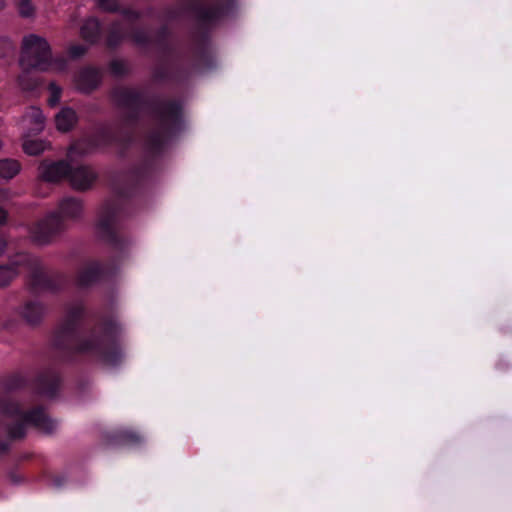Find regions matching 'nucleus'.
I'll list each match as a JSON object with an SVG mask.
<instances>
[{"label":"nucleus","mask_w":512,"mask_h":512,"mask_svg":"<svg viewBox=\"0 0 512 512\" xmlns=\"http://www.w3.org/2000/svg\"><path fill=\"white\" fill-rule=\"evenodd\" d=\"M78 121L76 112L69 107L62 108L55 116V125L58 131L71 130Z\"/></svg>","instance_id":"ddd939ff"},{"label":"nucleus","mask_w":512,"mask_h":512,"mask_svg":"<svg viewBox=\"0 0 512 512\" xmlns=\"http://www.w3.org/2000/svg\"><path fill=\"white\" fill-rule=\"evenodd\" d=\"M52 54L47 40L36 34L23 37L20 63L24 68L47 70L51 66Z\"/></svg>","instance_id":"f03ea898"},{"label":"nucleus","mask_w":512,"mask_h":512,"mask_svg":"<svg viewBox=\"0 0 512 512\" xmlns=\"http://www.w3.org/2000/svg\"><path fill=\"white\" fill-rule=\"evenodd\" d=\"M9 266L15 268L16 271L21 267L27 268L33 275L35 284H38L37 278L42 274L41 262L38 258L25 253H18L14 256Z\"/></svg>","instance_id":"9b49d317"},{"label":"nucleus","mask_w":512,"mask_h":512,"mask_svg":"<svg viewBox=\"0 0 512 512\" xmlns=\"http://www.w3.org/2000/svg\"><path fill=\"white\" fill-rule=\"evenodd\" d=\"M50 97L48 99V103L51 106L56 105L60 101L61 97V88L57 86L55 83H51L49 85Z\"/></svg>","instance_id":"b1692460"},{"label":"nucleus","mask_w":512,"mask_h":512,"mask_svg":"<svg viewBox=\"0 0 512 512\" xmlns=\"http://www.w3.org/2000/svg\"><path fill=\"white\" fill-rule=\"evenodd\" d=\"M124 15H125V18L130 21L138 18V14L134 11H125Z\"/></svg>","instance_id":"c756f323"},{"label":"nucleus","mask_w":512,"mask_h":512,"mask_svg":"<svg viewBox=\"0 0 512 512\" xmlns=\"http://www.w3.org/2000/svg\"><path fill=\"white\" fill-rule=\"evenodd\" d=\"M87 48L84 45H72L69 48V54L74 57H80L86 53Z\"/></svg>","instance_id":"a878e982"},{"label":"nucleus","mask_w":512,"mask_h":512,"mask_svg":"<svg viewBox=\"0 0 512 512\" xmlns=\"http://www.w3.org/2000/svg\"><path fill=\"white\" fill-rule=\"evenodd\" d=\"M48 148V144L43 140H25L23 143L24 151L29 155H38Z\"/></svg>","instance_id":"6ab92c4d"},{"label":"nucleus","mask_w":512,"mask_h":512,"mask_svg":"<svg viewBox=\"0 0 512 512\" xmlns=\"http://www.w3.org/2000/svg\"><path fill=\"white\" fill-rule=\"evenodd\" d=\"M81 313H82V308L80 306H78L69 312V316L72 318H75V317L81 315Z\"/></svg>","instance_id":"7c9ffc66"},{"label":"nucleus","mask_w":512,"mask_h":512,"mask_svg":"<svg viewBox=\"0 0 512 512\" xmlns=\"http://www.w3.org/2000/svg\"><path fill=\"white\" fill-rule=\"evenodd\" d=\"M18 314L30 325L38 324L46 314L45 306L36 300L24 302L18 307Z\"/></svg>","instance_id":"1a4fd4ad"},{"label":"nucleus","mask_w":512,"mask_h":512,"mask_svg":"<svg viewBox=\"0 0 512 512\" xmlns=\"http://www.w3.org/2000/svg\"><path fill=\"white\" fill-rule=\"evenodd\" d=\"M8 213L6 208L0 207V225H3L7 222Z\"/></svg>","instance_id":"c85d7f7f"},{"label":"nucleus","mask_w":512,"mask_h":512,"mask_svg":"<svg viewBox=\"0 0 512 512\" xmlns=\"http://www.w3.org/2000/svg\"><path fill=\"white\" fill-rule=\"evenodd\" d=\"M122 356V352L118 348L103 354L104 361L109 365H116L121 362Z\"/></svg>","instance_id":"4be33fe9"},{"label":"nucleus","mask_w":512,"mask_h":512,"mask_svg":"<svg viewBox=\"0 0 512 512\" xmlns=\"http://www.w3.org/2000/svg\"><path fill=\"white\" fill-rule=\"evenodd\" d=\"M70 165L68 162L43 160L38 167V178L49 183H57L68 178Z\"/></svg>","instance_id":"39448f33"},{"label":"nucleus","mask_w":512,"mask_h":512,"mask_svg":"<svg viewBox=\"0 0 512 512\" xmlns=\"http://www.w3.org/2000/svg\"><path fill=\"white\" fill-rule=\"evenodd\" d=\"M134 41L138 44H145L148 39H149V36L147 35V33L145 31H140V30H137L133 33L132 35Z\"/></svg>","instance_id":"cd10ccee"},{"label":"nucleus","mask_w":512,"mask_h":512,"mask_svg":"<svg viewBox=\"0 0 512 512\" xmlns=\"http://www.w3.org/2000/svg\"><path fill=\"white\" fill-rule=\"evenodd\" d=\"M115 100L124 106H134L139 101V94L132 88H118L114 92Z\"/></svg>","instance_id":"2eb2a0df"},{"label":"nucleus","mask_w":512,"mask_h":512,"mask_svg":"<svg viewBox=\"0 0 512 512\" xmlns=\"http://www.w3.org/2000/svg\"><path fill=\"white\" fill-rule=\"evenodd\" d=\"M83 205L80 199L74 197H66L60 200L58 210L55 212L64 221L76 220L81 217Z\"/></svg>","instance_id":"9d476101"},{"label":"nucleus","mask_w":512,"mask_h":512,"mask_svg":"<svg viewBox=\"0 0 512 512\" xmlns=\"http://www.w3.org/2000/svg\"><path fill=\"white\" fill-rule=\"evenodd\" d=\"M16 270L12 266H0V287L7 285L15 277Z\"/></svg>","instance_id":"412c9836"},{"label":"nucleus","mask_w":512,"mask_h":512,"mask_svg":"<svg viewBox=\"0 0 512 512\" xmlns=\"http://www.w3.org/2000/svg\"><path fill=\"white\" fill-rule=\"evenodd\" d=\"M164 126H165V128H164V129H165V130H167V129H168V124H167V123H164Z\"/></svg>","instance_id":"4c0bfd02"},{"label":"nucleus","mask_w":512,"mask_h":512,"mask_svg":"<svg viewBox=\"0 0 512 512\" xmlns=\"http://www.w3.org/2000/svg\"><path fill=\"white\" fill-rule=\"evenodd\" d=\"M99 8L104 11H115L117 9V0H98L97 1Z\"/></svg>","instance_id":"393cba45"},{"label":"nucleus","mask_w":512,"mask_h":512,"mask_svg":"<svg viewBox=\"0 0 512 512\" xmlns=\"http://www.w3.org/2000/svg\"><path fill=\"white\" fill-rule=\"evenodd\" d=\"M101 81V74L95 68H83L75 76L74 82L78 90L90 92L94 90Z\"/></svg>","instance_id":"6e6552de"},{"label":"nucleus","mask_w":512,"mask_h":512,"mask_svg":"<svg viewBox=\"0 0 512 512\" xmlns=\"http://www.w3.org/2000/svg\"><path fill=\"white\" fill-rule=\"evenodd\" d=\"M23 125L31 133L41 132L45 126V117L42 111L37 107H30L23 116Z\"/></svg>","instance_id":"f8f14e48"},{"label":"nucleus","mask_w":512,"mask_h":512,"mask_svg":"<svg viewBox=\"0 0 512 512\" xmlns=\"http://www.w3.org/2000/svg\"><path fill=\"white\" fill-rule=\"evenodd\" d=\"M126 29L119 23L113 24L111 27L107 42L109 46H116L125 35Z\"/></svg>","instance_id":"aec40b11"},{"label":"nucleus","mask_w":512,"mask_h":512,"mask_svg":"<svg viewBox=\"0 0 512 512\" xmlns=\"http://www.w3.org/2000/svg\"><path fill=\"white\" fill-rule=\"evenodd\" d=\"M21 166L14 159L0 160V179L10 180L20 172Z\"/></svg>","instance_id":"f3484780"},{"label":"nucleus","mask_w":512,"mask_h":512,"mask_svg":"<svg viewBox=\"0 0 512 512\" xmlns=\"http://www.w3.org/2000/svg\"><path fill=\"white\" fill-rule=\"evenodd\" d=\"M80 33L84 40L91 43L95 42L100 33V24L98 20L96 18L87 19L81 26Z\"/></svg>","instance_id":"dca6fc26"},{"label":"nucleus","mask_w":512,"mask_h":512,"mask_svg":"<svg viewBox=\"0 0 512 512\" xmlns=\"http://www.w3.org/2000/svg\"><path fill=\"white\" fill-rule=\"evenodd\" d=\"M19 85H20V86H21V88H22V89H24V90H28V89H30V86H29L28 84H25V83H24V77H23V76L19 77Z\"/></svg>","instance_id":"473e14b6"},{"label":"nucleus","mask_w":512,"mask_h":512,"mask_svg":"<svg viewBox=\"0 0 512 512\" xmlns=\"http://www.w3.org/2000/svg\"><path fill=\"white\" fill-rule=\"evenodd\" d=\"M118 209L114 204L106 203L102 206L98 217V231L103 237H111L118 220Z\"/></svg>","instance_id":"0eeeda50"},{"label":"nucleus","mask_w":512,"mask_h":512,"mask_svg":"<svg viewBox=\"0 0 512 512\" xmlns=\"http://www.w3.org/2000/svg\"><path fill=\"white\" fill-rule=\"evenodd\" d=\"M3 43L5 44L8 50L13 48L12 43L9 40H4Z\"/></svg>","instance_id":"72a5a7b5"},{"label":"nucleus","mask_w":512,"mask_h":512,"mask_svg":"<svg viewBox=\"0 0 512 512\" xmlns=\"http://www.w3.org/2000/svg\"><path fill=\"white\" fill-rule=\"evenodd\" d=\"M6 245V240L0 235V254L5 251Z\"/></svg>","instance_id":"2f4dec72"},{"label":"nucleus","mask_w":512,"mask_h":512,"mask_svg":"<svg viewBox=\"0 0 512 512\" xmlns=\"http://www.w3.org/2000/svg\"><path fill=\"white\" fill-rule=\"evenodd\" d=\"M0 413L16 420V423L8 429V434L12 438L23 437L29 425L43 433H51L56 427L55 422L42 408L37 407L26 411L23 404L11 394L0 396Z\"/></svg>","instance_id":"f257e3e1"},{"label":"nucleus","mask_w":512,"mask_h":512,"mask_svg":"<svg viewBox=\"0 0 512 512\" xmlns=\"http://www.w3.org/2000/svg\"><path fill=\"white\" fill-rule=\"evenodd\" d=\"M110 70L114 75L120 76L128 71V64L123 60H113L110 63Z\"/></svg>","instance_id":"5701e85b"},{"label":"nucleus","mask_w":512,"mask_h":512,"mask_svg":"<svg viewBox=\"0 0 512 512\" xmlns=\"http://www.w3.org/2000/svg\"><path fill=\"white\" fill-rule=\"evenodd\" d=\"M18 15L23 19L34 20L37 17V6L33 0H13Z\"/></svg>","instance_id":"4468645a"},{"label":"nucleus","mask_w":512,"mask_h":512,"mask_svg":"<svg viewBox=\"0 0 512 512\" xmlns=\"http://www.w3.org/2000/svg\"><path fill=\"white\" fill-rule=\"evenodd\" d=\"M152 141H153L154 145H157L158 143H160V140H152Z\"/></svg>","instance_id":"c9c22d12"},{"label":"nucleus","mask_w":512,"mask_h":512,"mask_svg":"<svg viewBox=\"0 0 512 512\" xmlns=\"http://www.w3.org/2000/svg\"><path fill=\"white\" fill-rule=\"evenodd\" d=\"M6 7V0H0V11Z\"/></svg>","instance_id":"f704fd0d"},{"label":"nucleus","mask_w":512,"mask_h":512,"mask_svg":"<svg viewBox=\"0 0 512 512\" xmlns=\"http://www.w3.org/2000/svg\"><path fill=\"white\" fill-rule=\"evenodd\" d=\"M133 439L138 440L139 437L137 435H133Z\"/></svg>","instance_id":"e433bc0d"},{"label":"nucleus","mask_w":512,"mask_h":512,"mask_svg":"<svg viewBox=\"0 0 512 512\" xmlns=\"http://www.w3.org/2000/svg\"><path fill=\"white\" fill-rule=\"evenodd\" d=\"M97 178V174L91 167L77 166L71 167L68 180L73 189L85 191L92 187Z\"/></svg>","instance_id":"423d86ee"},{"label":"nucleus","mask_w":512,"mask_h":512,"mask_svg":"<svg viewBox=\"0 0 512 512\" xmlns=\"http://www.w3.org/2000/svg\"><path fill=\"white\" fill-rule=\"evenodd\" d=\"M65 229V224L56 213H50L30 228V237L38 245H47Z\"/></svg>","instance_id":"7ed1b4c3"},{"label":"nucleus","mask_w":512,"mask_h":512,"mask_svg":"<svg viewBox=\"0 0 512 512\" xmlns=\"http://www.w3.org/2000/svg\"><path fill=\"white\" fill-rule=\"evenodd\" d=\"M99 265L98 264H90L85 266L80 272L78 276V282L82 286H88L93 281L96 280V278L99 275Z\"/></svg>","instance_id":"a211bd4d"},{"label":"nucleus","mask_w":512,"mask_h":512,"mask_svg":"<svg viewBox=\"0 0 512 512\" xmlns=\"http://www.w3.org/2000/svg\"><path fill=\"white\" fill-rule=\"evenodd\" d=\"M12 200V194L8 189H0V207L6 208L7 204Z\"/></svg>","instance_id":"bb28decb"},{"label":"nucleus","mask_w":512,"mask_h":512,"mask_svg":"<svg viewBox=\"0 0 512 512\" xmlns=\"http://www.w3.org/2000/svg\"><path fill=\"white\" fill-rule=\"evenodd\" d=\"M119 331L120 325L116 321L106 322L80 342L79 350L84 352L101 350Z\"/></svg>","instance_id":"20e7f679"}]
</instances>
